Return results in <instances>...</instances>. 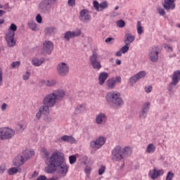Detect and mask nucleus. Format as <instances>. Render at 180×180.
Wrapping results in <instances>:
<instances>
[{
	"label": "nucleus",
	"mask_w": 180,
	"mask_h": 180,
	"mask_svg": "<svg viewBox=\"0 0 180 180\" xmlns=\"http://www.w3.org/2000/svg\"><path fill=\"white\" fill-rule=\"evenodd\" d=\"M41 155L43 157L46 167L45 172L54 174L59 169L60 174L66 175L68 172V165L65 162V155L60 150H55L50 156V152L46 148L41 149Z\"/></svg>",
	"instance_id": "obj_1"
},
{
	"label": "nucleus",
	"mask_w": 180,
	"mask_h": 180,
	"mask_svg": "<svg viewBox=\"0 0 180 180\" xmlns=\"http://www.w3.org/2000/svg\"><path fill=\"white\" fill-rule=\"evenodd\" d=\"M113 161L117 162H124L126 157L133 154V148L130 146L122 147L120 145L116 146L111 152Z\"/></svg>",
	"instance_id": "obj_2"
},
{
	"label": "nucleus",
	"mask_w": 180,
	"mask_h": 180,
	"mask_svg": "<svg viewBox=\"0 0 180 180\" xmlns=\"http://www.w3.org/2000/svg\"><path fill=\"white\" fill-rule=\"evenodd\" d=\"M105 100L108 105L115 106L116 108H122L124 105V101L122 98L120 92L117 91H110L105 95Z\"/></svg>",
	"instance_id": "obj_3"
},
{
	"label": "nucleus",
	"mask_w": 180,
	"mask_h": 180,
	"mask_svg": "<svg viewBox=\"0 0 180 180\" xmlns=\"http://www.w3.org/2000/svg\"><path fill=\"white\" fill-rule=\"evenodd\" d=\"M18 30L16 25L12 23L6 32V40L8 47H15L16 41L15 40V32Z\"/></svg>",
	"instance_id": "obj_4"
},
{
	"label": "nucleus",
	"mask_w": 180,
	"mask_h": 180,
	"mask_svg": "<svg viewBox=\"0 0 180 180\" xmlns=\"http://www.w3.org/2000/svg\"><path fill=\"white\" fill-rule=\"evenodd\" d=\"M15 131L9 127H0V140H11L15 136Z\"/></svg>",
	"instance_id": "obj_5"
},
{
	"label": "nucleus",
	"mask_w": 180,
	"mask_h": 180,
	"mask_svg": "<svg viewBox=\"0 0 180 180\" xmlns=\"http://www.w3.org/2000/svg\"><path fill=\"white\" fill-rule=\"evenodd\" d=\"M105 143H106V137L100 136L90 142V147L94 150H99V148L105 146Z\"/></svg>",
	"instance_id": "obj_6"
},
{
	"label": "nucleus",
	"mask_w": 180,
	"mask_h": 180,
	"mask_svg": "<svg viewBox=\"0 0 180 180\" xmlns=\"http://www.w3.org/2000/svg\"><path fill=\"white\" fill-rule=\"evenodd\" d=\"M57 72L60 77H67L70 72V66L66 63H58L56 68Z\"/></svg>",
	"instance_id": "obj_7"
},
{
	"label": "nucleus",
	"mask_w": 180,
	"mask_h": 180,
	"mask_svg": "<svg viewBox=\"0 0 180 180\" xmlns=\"http://www.w3.org/2000/svg\"><path fill=\"white\" fill-rule=\"evenodd\" d=\"M57 103V100L53 93L46 94L43 99V104L49 106V108H54Z\"/></svg>",
	"instance_id": "obj_8"
},
{
	"label": "nucleus",
	"mask_w": 180,
	"mask_h": 180,
	"mask_svg": "<svg viewBox=\"0 0 180 180\" xmlns=\"http://www.w3.org/2000/svg\"><path fill=\"white\" fill-rule=\"evenodd\" d=\"M164 175V169H159L157 167H153V169L149 170L148 176L152 180H156L160 178V176H162Z\"/></svg>",
	"instance_id": "obj_9"
},
{
	"label": "nucleus",
	"mask_w": 180,
	"mask_h": 180,
	"mask_svg": "<svg viewBox=\"0 0 180 180\" xmlns=\"http://www.w3.org/2000/svg\"><path fill=\"white\" fill-rule=\"evenodd\" d=\"M95 123L97 126H105L108 123V115L105 112H98L96 115Z\"/></svg>",
	"instance_id": "obj_10"
},
{
	"label": "nucleus",
	"mask_w": 180,
	"mask_h": 180,
	"mask_svg": "<svg viewBox=\"0 0 180 180\" xmlns=\"http://www.w3.org/2000/svg\"><path fill=\"white\" fill-rule=\"evenodd\" d=\"M99 57V55L95 52L90 56V63L94 70H101L102 68V65L98 61Z\"/></svg>",
	"instance_id": "obj_11"
},
{
	"label": "nucleus",
	"mask_w": 180,
	"mask_h": 180,
	"mask_svg": "<svg viewBox=\"0 0 180 180\" xmlns=\"http://www.w3.org/2000/svg\"><path fill=\"white\" fill-rule=\"evenodd\" d=\"M150 106L151 103H150L149 101H147L143 104L141 110L139 112V116L140 119H146V117H147V115H148Z\"/></svg>",
	"instance_id": "obj_12"
},
{
	"label": "nucleus",
	"mask_w": 180,
	"mask_h": 180,
	"mask_svg": "<svg viewBox=\"0 0 180 180\" xmlns=\"http://www.w3.org/2000/svg\"><path fill=\"white\" fill-rule=\"evenodd\" d=\"M147 75V72L144 70L140 71L135 74L134 75L131 76L129 78V82L131 85L134 86L137 81H139V79H143V78H146V76Z\"/></svg>",
	"instance_id": "obj_13"
},
{
	"label": "nucleus",
	"mask_w": 180,
	"mask_h": 180,
	"mask_svg": "<svg viewBox=\"0 0 180 180\" xmlns=\"http://www.w3.org/2000/svg\"><path fill=\"white\" fill-rule=\"evenodd\" d=\"M117 84H122V77L120 76H116L107 80V86L110 89H115Z\"/></svg>",
	"instance_id": "obj_14"
},
{
	"label": "nucleus",
	"mask_w": 180,
	"mask_h": 180,
	"mask_svg": "<svg viewBox=\"0 0 180 180\" xmlns=\"http://www.w3.org/2000/svg\"><path fill=\"white\" fill-rule=\"evenodd\" d=\"M81 30L77 29L73 31H68L64 34V39L70 41L71 39H75V37H79L81 34Z\"/></svg>",
	"instance_id": "obj_15"
},
{
	"label": "nucleus",
	"mask_w": 180,
	"mask_h": 180,
	"mask_svg": "<svg viewBox=\"0 0 180 180\" xmlns=\"http://www.w3.org/2000/svg\"><path fill=\"white\" fill-rule=\"evenodd\" d=\"M93 6L95 8L97 12H102V11H105V9H108L109 6V3L106 1H103L99 4L98 1H94L93 2Z\"/></svg>",
	"instance_id": "obj_16"
},
{
	"label": "nucleus",
	"mask_w": 180,
	"mask_h": 180,
	"mask_svg": "<svg viewBox=\"0 0 180 180\" xmlns=\"http://www.w3.org/2000/svg\"><path fill=\"white\" fill-rule=\"evenodd\" d=\"M91 13H89V11L86 9H83L79 13V20L81 22H89V20H91Z\"/></svg>",
	"instance_id": "obj_17"
},
{
	"label": "nucleus",
	"mask_w": 180,
	"mask_h": 180,
	"mask_svg": "<svg viewBox=\"0 0 180 180\" xmlns=\"http://www.w3.org/2000/svg\"><path fill=\"white\" fill-rule=\"evenodd\" d=\"M54 49V44L51 41H45L43 44V52L50 54Z\"/></svg>",
	"instance_id": "obj_18"
},
{
	"label": "nucleus",
	"mask_w": 180,
	"mask_h": 180,
	"mask_svg": "<svg viewBox=\"0 0 180 180\" xmlns=\"http://www.w3.org/2000/svg\"><path fill=\"white\" fill-rule=\"evenodd\" d=\"M148 56L152 63H157L158 61V49L157 47H154L149 51Z\"/></svg>",
	"instance_id": "obj_19"
},
{
	"label": "nucleus",
	"mask_w": 180,
	"mask_h": 180,
	"mask_svg": "<svg viewBox=\"0 0 180 180\" xmlns=\"http://www.w3.org/2000/svg\"><path fill=\"white\" fill-rule=\"evenodd\" d=\"M25 162H26V160L25 159L24 156L20 155H18L13 160V165L15 167H20L21 165H23Z\"/></svg>",
	"instance_id": "obj_20"
},
{
	"label": "nucleus",
	"mask_w": 180,
	"mask_h": 180,
	"mask_svg": "<svg viewBox=\"0 0 180 180\" xmlns=\"http://www.w3.org/2000/svg\"><path fill=\"white\" fill-rule=\"evenodd\" d=\"M56 101H63L65 96V91L63 89H57L52 92Z\"/></svg>",
	"instance_id": "obj_21"
},
{
	"label": "nucleus",
	"mask_w": 180,
	"mask_h": 180,
	"mask_svg": "<svg viewBox=\"0 0 180 180\" xmlns=\"http://www.w3.org/2000/svg\"><path fill=\"white\" fill-rule=\"evenodd\" d=\"M163 8H165L166 11L175 9V0H165Z\"/></svg>",
	"instance_id": "obj_22"
},
{
	"label": "nucleus",
	"mask_w": 180,
	"mask_h": 180,
	"mask_svg": "<svg viewBox=\"0 0 180 180\" xmlns=\"http://www.w3.org/2000/svg\"><path fill=\"white\" fill-rule=\"evenodd\" d=\"M56 0H43L39 4V8L40 9H46V8H48V6H51V5H54Z\"/></svg>",
	"instance_id": "obj_23"
},
{
	"label": "nucleus",
	"mask_w": 180,
	"mask_h": 180,
	"mask_svg": "<svg viewBox=\"0 0 180 180\" xmlns=\"http://www.w3.org/2000/svg\"><path fill=\"white\" fill-rule=\"evenodd\" d=\"M60 141L65 143H70V144H75L77 140L72 136L63 135L60 137Z\"/></svg>",
	"instance_id": "obj_24"
},
{
	"label": "nucleus",
	"mask_w": 180,
	"mask_h": 180,
	"mask_svg": "<svg viewBox=\"0 0 180 180\" xmlns=\"http://www.w3.org/2000/svg\"><path fill=\"white\" fill-rule=\"evenodd\" d=\"M180 82V70H176L173 73L172 80L171 82V85H178V82Z\"/></svg>",
	"instance_id": "obj_25"
},
{
	"label": "nucleus",
	"mask_w": 180,
	"mask_h": 180,
	"mask_svg": "<svg viewBox=\"0 0 180 180\" xmlns=\"http://www.w3.org/2000/svg\"><path fill=\"white\" fill-rule=\"evenodd\" d=\"M109 78V74H108L105 72H103L100 73L99 77H98V84L99 85H103L105 84L106 79Z\"/></svg>",
	"instance_id": "obj_26"
},
{
	"label": "nucleus",
	"mask_w": 180,
	"mask_h": 180,
	"mask_svg": "<svg viewBox=\"0 0 180 180\" xmlns=\"http://www.w3.org/2000/svg\"><path fill=\"white\" fill-rule=\"evenodd\" d=\"M22 155V157H24L25 161H27V160L32 158V157L34 155V150L27 149L23 152Z\"/></svg>",
	"instance_id": "obj_27"
},
{
	"label": "nucleus",
	"mask_w": 180,
	"mask_h": 180,
	"mask_svg": "<svg viewBox=\"0 0 180 180\" xmlns=\"http://www.w3.org/2000/svg\"><path fill=\"white\" fill-rule=\"evenodd\" d=\"M56 33H57V29L56 27H50L44 30L46 36H54Z\"/></svg>",
	"instance_id": "obj_28"
},
{
	"label": "nucleus",
	"mask_w": 180,
	"mask_h": 180,
	"mask_svg": "<svg viewBox=\"0 0 180 180\" xmlns=\"http://www.w3.org/2000/svg\"><path fill=\"white\" fill-rule=\"evenodd\" d=\"M32 65H34V67H40L43 63H44V58H34L32 60Z\"/></svg>",
	"instance_id": "obj_29"
},
{
	"label": "nucleus",
	"mask_w": 180,
	"mask_h": 180,
	"mask_svg": "<svg viewBox=\"0 0 180 180\" xmlns=\"http://www.w3.org/2000/svg\"><path fill=\"white\" fill-rule=\"evenodd\" d=\"M136 40V37L131 35V34L127 33L125 34V43L126 44H131Z\"/></svg>",
	"instance_id": "obj_30"
},
{
	"label": "nucleus",
	"mask_w": 180,
	"mask_h": 180,
	"mask_svg": "<svg viewBox=\"0 0 180 180\" xmlns=\"http://www.w3.org/2000/svg\"><path fill=\"white\" fill-rule=\"evenodd\" d=\"M85 110H86V106L85 104H81L76 107L75 112L77 115H79V113H84Z\"/></svg>",
	"instance_id": "obj_31"
},
{
	"label": "nucleus",
	"mask_w": 180,
	"mask_h": 180,
	"mask_svg": "<svg viewBox=\"0 0 180 180\" xmlns=\"http://www.w3.org/2000/svg\"><path fill=\"white\" fill-rule=\"evenodd\" d=\"M155 145L153 143H149L146 147V153H147V154H153L155 153Z\"/></svg>",
	"instance_id": "obj_32"
},
{
	"label": "nucleus",
	"mask_w": 180,
	"mask_h": 180,
	"mask_svg": "<svg viewBox=\"0 0 180 180\" xmlns=\"http://www.w3.org/2000/svg\"><path fill=\"white\" fill-rule=\"evenodd\" d=\"M21 171L20 167H11L7 172L9 175H16L18 172H21Z\"/></svg>",
	"instance_id": "obj_33"
},
{
	"label": "nucleus",
	"mask_w": 180,
	"mask_h": 180,
	"mask_svg": "<svg viewBox=\"0 0 180 180\" xmlns=\"http://www.w3.org/2000/svg\"><path fill=\"white\" fill-rule=\"evenodd\" d=\"M50 106L44 105H41L39 110L41 112L42 115H47L48 113H50Z\"/></svg>",
	"instance_id": "obj_34"
},
{
	"label": "nucleus",
	"mask_w": 180,
	"mask_h": 180,
	"mask_svg": "<svg viewBox=\"0 0 180 180\" xmlns=\"http://www.w3.org/2000/svg\"><path fill=\"white\" fill-rule=\"evenodd\" d=\"M136 30H137L138 34H143V33H144V29L143 28V26L141 25V21L137 22Z\"/></svg>",
	"instance_id": "obj_35"
},
{
	"label": "nucleus",
	"mask_w": 180,
	"mask_h": 180,
	"mask_svg": "<svg viewBox=\"0 0 180 180\" xmlns=\"http://www.w3.org/2000/svg\"><path fill=\"white\" fill-rule=\"evenodd\" d=\"M28 27H30V29H31V30H37V24L34 21H29Z\"/></svg>",
	"instance_id": "obj_36"
},
{
	"label": "nucleus",
	"mask_w": 180,
	"mask_h": 180,
	"mask_svg": "<svg viewBox=\"0 0 180 180\" xmlns=\"http://www.w3.org/2000/svg\"><path fill=\"white\" fill-rule=\"evenodd\" d=\"M17 127H18L19 130H25L26 129V122L21 121L17 124Z\"/></svg>",
	"instance_id": "obj_37"
},
{
	"label": "nucleus",
	"mask_w": 180,
	"mask_h": 180,
	"mask_svg": "<svg viewBox=\"0 0 180 180\" xmlns=\"http://www.w3.org/2000/svg\"><path fill=\"white\" fill-rule=\"evenodd\" d=\"M117 27L123 28L126 26V22L123 20H119L116 22Z\"/></svg>",
	"instance_id": "obj_38"
},
{
	"label": "nucleus",
	"mask_w": 180,
	"mask_h": 180,
	"mask_svg": "<svg viewBox=\"0 0 180 180\" xmlns=\"http://www.w3.org/2000/svg\"><path fill=\"white\" fill-rule=\"evenodd\" d=\"M69 162L70 165L75 164V162H77V156H75V155L69 156Z\"/></svg>",
	"instance_id": "obj_39"
},
{
	"label": "nucleus",
	"mask_w": 180,
	"mask_h": 180,
	"mask_svg": "<svg viewBox=\"0 0 180 180\" xmlns=\"http://www.w3.org/2000/svg\"><path fill=\"white\" fill-rule=\"evenodd\" d=\"M163 47L168 53H172V51H174V49L169 44H164Z\"/></svg>",
	"instance_id": "obj_40"
},
{
	"label": "nucleus",
	"mask_w": 180,
	"mask_h": 180,
	"mask_svg": "<svg viewBox=\"0 0 180 180\" xmlns=\"http://www.w3.org/2000/svg\"><path fill=\"white\" fill-rule=\"evenodd\" d=\"M56 84H57V82L54 79L47 80L45 82V85L47 86H53Z\"/></svg>",
	"instance_id": "obj_41"
},
{
	"label": "nucleus",
	"mask_w": 180,
	"mask_h": 180,
	"mask_svg": "<svg viewBox=\"0 0 180 180\" xmlns=\"http://www.w3.org/2000/svg\"><path fill=\"white\" fill-rule=\"evenodd\" d=\"M91 171H92V168H91L90 166H86L84 168V173L86 174L87 178H89V176L91 175Z\"/></svg>",
	"instance_id": "obj_42"
},
{
	"label": "nucleus",
	"mask_w": 180,
	"mask_h": 180,
	"mask_svg": "<svg viewBox=\"0 0 180 180\" xmlns=\"http://www.w3.org/2000/svg\"><path fill=\"white\" fill-rule=\"evenodd\" d=\"M174 176H175V174H174V172H168L165 180H173Z\"/></svg>",
	"instance_id": "obj_43"
},
{
	"label": "nucleus",
	"mask_w": 180,
	"mask_h": 180,
	"mask_svg": "<svg viewBox=\"0 0 180 180\" xmlns=\"http://www.w3.org/2000/svg\"><path fill=\"white\" fill-rule=\"evenodd\" d=\"M11 68H19L20 67V61H14L11 65Z\"/></svg>",
	"instance_id": "obj_44"
},
{
	"label": "nucleus",
	"mask_w": 180,
	"mask_h": 180,
	"mask_svg": "<svg viewBox=\"0 0 180 180\" xmlns=\"http://www.w3.org/2000/svg\"><path fill=\"white\" fill-rule=\"evenodd\" d=\"M144 89H145V92H146V94H150V92L153 91V86H151V85L146 86Z\"/></svg>",
	"instance_id": "obj_45"
},
{
	"label": "nucleus",
	"mask_w": 180,
	"mask_h": 180,
	"mask_svg": "<svg viewBox=\"0 0 180 180\" xmlns=\"http://www.w3.org/2000/svg\"><path fill=\"white\" fill-rule=\"evenodd\" d=\"M6 171V165L3 163L0 165V174H4Z\"/></svg>",
	"instance_id": "obj_46"
},
{
	"label": "nucleus",
	"mask_w": 180,
	"mask_h": 180,
	"mask_svg": "<svg viewBox=\"0 0 180 180\" xmlns=\"http://www.w3.org/2000/svg\"><path fill=\"white\" fill-rule=\"evenodd\" d=\"M30 78V72H26L23 75H22V79L25 81H27Z\"/></svg>",
	"instance_id": "obj_47"
},
{
	"label": "nucleus",
	"mask_w": 180,
	"mask_h": 180,
	"mask_svg": "<svg viewBox=\"0 0 180 180\" xmlns=\"http://www.w3.org/2000/svg\"><path fill=\"white\" fill-rule=\"evenodd\" d=\"M121 51L122 52V54H126V53L129 51V46H127V44L122 47Z\"/></svg>",
	"instance_id": "obj_48"
},
{
	"label": "nucleus",
	"mask_w": 180,
	"mask_h": 180,
	"mask_svg": "<svg viewBox=\"0 0 180 180\" xmlns=\"http://www.w3.org/2000/svg\"><path fill=\"white\" fill-rule=\"evenodd\" d=\"M8 108L9 105H8L6 103H4L1 106V110H2V112H5V110H6V109H8Z\"/></svg>",
	"instance_id": "obj_49"
},
{
	"label": "nucleus",
	"mask_w": 180,
	"mask_h": 180,
	"mask_svg": "<svg viewBox=\"0 0 180 180\" xmlns=\"http://www.w3.org/2000/svg\"><path fill=\"white\" fill-rule=\"evenodd\" d=\"M3 82H4V72L0 68V86H2Z\"/></svg>",
	"instance_id": "obj_50"
},
{
	"label": "nucleus",
	"mask_w": 180,
	"mask_h": 180,
	"mask_svg": "<svg viewBox=\"0 0 180 180\" xmlns=\"http://www.w3.org/2000/svg\"><path fill=\"white\" fill-rule=\"evenodd\" d=\"M158 12L159 15H161V16H164V15H165V10L162 8H158Z\"/></svg>",
	"instance_id": "obj_51"
},
{
	"label": "nucleus",
	"mask_w": 180,
	"mask_h": 180,
	"mask_svg": "<svg viewBox=\"0 0 180 180\" xmlns=\"http://www.w3.org/2000/svg\"><path fill=\"white\" fill-rule=\"evenodd\" d=\"M105 169H106V167L105 166H101L98 169V175H103L105 172Z\"/></svg>",
	"instance_id": "obj_52"
},
{
	"label": "nucleus",
	"mask_w": 180,
	"mask_h": 180,
	"mask_svg": "<svg viewBox=\"0 0 180 180\" xmlns=\"http://www.w3.org/2000/svg\"><path fill=\"white\" fill-rule=\"evenodd\" d=\"M68 5L73 8V6H75V0H68Z\"/></svg>",
	"instance_id": "obj_53"
},
{
	"label": "nucleus",
	"mask_w": 180,
	"mask_h": 180,
	"mask_svg": "<svg viewBox=\"0 0 180 180\" xmlns=\"http://www.w3.org/2000/svg\"><path fill=\"white\" fill-rule=\"evenodd\" d=\"M36 21L37 22V23H41L43 18H41V15L40 14H38L36 16Z\"/></svg>",
	"instance_id": "obj_54"
},
{
	"label": "nucleus",
	"mask_w": 180,
	"mask_h": 180,
	"mask_svg": "<svg viewBox=\"0 0 180 180\" xmlns=\"http://www.w3.org/2000/svg\"><path fill=\"white\" fill-rule=\"evenodd\" d=\"M168 91H169V95L170 96H174V89H172V87H169Z\"/></svg>",
	"instance_id": "obj_55"
},
{
	"label": "nucleus",
	"mask_w": 180,
	"mask_h": 180,
	"mask_svg": "<svg viewBox=\"0 0 180 180\" xmlns=\"http://www.w3.org/2000/svg\"><path fill=\"white\" fill-rule=\"evenodd\" d=\"M41 115H43L42 112H40L39 110V111L36 114L37 119L40 120V118L41 117Z\"/></svg>",
	"instance_id": "obj_56"
},
{
	"label": "nucleus",
	"mask_w": 180,
	"mask_h": 180,
	"mask_svg": "<svg viewBox=\"0 0 180 180\" xmlns=\"http://www.w3.org/2000/svg\"><path fill=\"white\" fill-rule=\"evenodd\" d=\"M60 177L58 176H53L49 179H46V180H59Z\"/></svg>",
	"instance_id": "obj_57"
},
{
	"label": "nucleus",
	"mask_w": 180,
	"mask_h": 180,
	"mask_svg": "<svg viewBox=\"0 0 180 180\" xmlns=\"http://www.w3.org/2000/svg\"><path fill=\"white\" fill-rule=\"evenodd\" d=\"M122 54H123V53L122 52L121 49L117 51L116 53H115V56L116 57H120V56H122Z\"/></svg>",
	"instance_id": "obj_58"
},
{
	"label": "nucleus",
	"mask_w": 180,
	"mask_h": 180,
	"mask_svg": "<svg viewBox=\"0 0 180 180\" xmlns=\"http://www.w3.org/2000/svg\"><path fill=\"white\" fill-rule=\"evenodd\" d=\"M112 40H115V39L112 37H108L105 39V43H110V41H112Z\"/></svg>",
	"instance_id": "obj_59"
},
{
	"label": "nucleus",
	"mask_w": 180,
	"mask_h": 180,
	"mask_svg": "<svg viewBox=\"0 0 180 180\" xmlns=\"http://www.w3.org/2000/svg\"><path fill=\"white\" fill-rule=\"evenodd\" d=\"M115 63H116L117 65H120V64H122V60H120V59H117L115 60Z\"/></svg>",
	"instance_id": "obj_60"
},
{
	"label": "nucleus",
	"mask_w": 180,
	"mask_h": 180,
	"mask_svg": "<svg viewBox=\"0 0 180 180\" xmlns=\"http://www.w3.org/2000/svg\"><path fill=\"white\" fill-rule=\"evenodd\" d=\"M4 13H5V11H4L3 10H0V18H2Z\"/></svg>",
	"instance_id": "obj_61"
},
{
	"label": "nucleus",
	"mask_w": 180,
	"mask_h": 180,
	"mask_svg": "<svg viewBox=\"0 0 180 180\" xmlns=\"http://www.w3.org/2000/svg\"><path fill=\"white\" fill-rule=\"evenodd\" d=\"M46 122H51V117H47Z\"/></svg>",
	"instance_id": "obj_62"
},
{
	"label": "nucleus",
	"mask_w": 180,
	"mask_h": 180,
	"mask_svg": "<svg viewBox=\"0 0 180 180\" xmlns=\"http://www.w3.org/2000/svg\"><path fill=\"white\" fill-rule=\"evenodd\" d=\"M4 22H5L4 20H0V25H2V23H4Z\"/></svg>",
	"instance_id": "obj_63"
},
{
	"label": "nucleus",
	"mask_w": 180,
	"mask_h": 180,
	"mask_svg": "<svg viewBox=\"0 0 180 180\" xmlns=\"http://www.w3.org/2000/svg\"><path fill=\"white\" fill-rule=\"evenodd\" d=\"M117 9H119V6H116L115 7V11H117Z\"/></svg>",
	"instance_id": "obj_64"
}]
</instances>
